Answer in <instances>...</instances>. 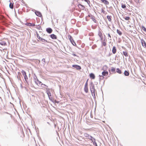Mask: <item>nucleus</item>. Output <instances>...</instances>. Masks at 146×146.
Listing matches in <instances>:
<instances>
[{
    "mask_svg": "<svg viewBox=\"0 0 146 146\" xmlns=\"http://www.w3.org/2000/svg\"><path fill=\"white\" fill-rule=\"evenodd\" d=\"M108 68V66L106 65H104L102 67V70L103 71L102 72V76H100V77H102L104 78V76H107L108 74V72L107 71Z\"/></svg>",
    "mask_w": 146,
    "mask_h": 146,
    "instance_id": "f257e3e1",
    "label": "nucleus"
},
{
    "mask_svg": "<svg viewBox=\"0 0 146 146\" xmlns=\"http://www.w3.org/2000/svg\"><path fill=\"white\" fill-rule=\"evenodd\" d=\"M88 79H87L85 85L84 90L86 93L88 92Z\"/></svg>",
    "mask_w": 146,
    "mask_h": 146,
    "instance_id": "f03ea898",
    "label": "nucleus"
},
{
    "mask_svg": "<svg viewBox=\"0 0 146 146\" xmlns=\"http://www.w3.org/2000/svg\"><path fill=\"white\" fill-rule=\"evenodd\" d=\"M98 35L100 37L101 40H102L103 37L102 32L101 29L99 30L98 32Z\"/></svg>",
    "mask_w": 146,
    "mask_h": 146,
    "instance_id": "7ed1b4c3",
    "label": "nucleus"
},
{
    "mask_svg": "<svg viewBox=\"0 0 146 146\" xmlns=\"http://www.w3.org/2000/svg\"><path fill=\"white\" fill-rule=\"evenodd\" d=\"M34 81L35 83L38 86L42 84H41V82L39 81L37 78H35Z\"/></svg>",
    "mask_w": 146,
    "mask_h": 146,
    "instance_id": "20e7f679",
    "label": "nucleus"
},
{
    "mask_svg": "<svg viewBox=\"0 0 146 146\" xmlns=\"http://www.w3.org/2000/svg\"><path fill=\"white\" fill-rule=\"evenodd\" d=\"M72 66L75 68L77 70H80L81 69V67L80 66L78 65H73Z\"/></svg>",
    "mask_w": 146,
    "mask_h": 146,
    "instance_id": "39448f33",
    "label": "nucleus"
},
{
    "mask_svg": "<svg viewBox=\"0 0 146 146\" xmlns=\"http://www.w3.org/2000/svg\"><path fill=\"white\" fill-rule=\"evenodd\" d=\"M102 3L104 4L105 5H108L109 4V2L107 0H100Z\"/></svg>",
    "mask_w": 146,
    "mask_h": 146,
    "instance_id": "423d86ee",
    "label": "nucleus"
},
{
    "mask_svg": "<svg viewBox=\"0 0 146 146\" xmlns=\"http://www.w3.org/2000/svg\"><path fill=\"white\" fill-rule=\"evenodd\" d=\"M141 43L142 44V46L144 48L146 47V44L145 41L143 40H141Z\"/></svg>",
    "mask_w": 146,
    "mask_h": 146,
    "instance_id": "0eeeda50",
    "label": "nucleus"
},
{
    "mask_svg": "<svg viewBox=\"0 0 146 146\" xmlns=\"http://www.w3.org/2000/svg\"><path fill=\"white\" fill-rule=\"evenodd\" d=\"M84 136L86 137L89 139L90 138H92V137L90 136L87 133H85L84 134Z\"/></svg>",
    "mask_w": 146,
    "mask_h": 146,
    "instance_id": "6e6552de",
    "label": "nucleus"
},
{
    "mask_svg": "<svg viewBox=\"0 0 146 146\" xmlns=\"http://www.w3.org/2000/svg\"><path fill=\"white\" fill-rule=\"evenodd\" d=\"M35 13L36 15L37 16L39 17H41L42 16V15L41 13L39 11H36L35 12Z\"/></svg>",
    "mask_w": 146,
    "mask_h": 146,
    "instance_id": "1a4fd4ad",
    "label": "nucleus"
},
{
    "mask_svg": "<svg viewBox=\"0 0 146 146\" xmlns=\"http://www.w3.org/2000/svg\"><path fill=\"white\" fill-rule=\"evenodd\" d=\"M46 31L49 33H51L52 32V30L51 28H48L46 29Z\"/></svg>",
    "mask_w": 146,
    "mask_h": 146,
    "instance_id": "9d476101",
    "label": "nucleus"
},
{
    "mask_svg": "<svg viewBox=\"0 0 146 146\" xmlns=\"http://www.w3.org/2000/svg\"><path fill=\"white\" fill-rule=\"evenodd\" d=\"M90 78L93 79H94L95 77L94 74L92 73H91L90 74Z\"/></svg>",
    "mask_w": 146,
    "mask_h": 146,
    "instance_id": "9b49d317",
    "label": "nucleus"
},
{
    "mask_svg": "<svg viewBox=\"0 0 146 146\" xmlns=\"http://www.w3.org/2000/svg\"><path fill=\"white\" fill-rule=\"evenodd\" d=\"M50 37L52 39H56L57 38L56 36L54 34L51 35H50Z\"/></svg>",
    "mask_w": 146,
    "mask_h": 146,
    "instance_id": "f8f14e48",
    "label": "nucleus"
},
{
    "mask_svg": "<svg viewBox=\"0 0 146 146\" xmlns=\"http://www.w3.org/2000/svg\"><path fill=\"white\" fill-rule=\"evenodd\" d=\"M107 40L104 39V40H103V42H102V45L103 46H106L107 45Z\"/></svg>",
    "mask_w": 146,
    "mask_h": 146,
    "instance_id": "ddd939ff",
    "label": "nucleus"
},
{
    "mask_svg": "<svg viewBox=\"0 0 146 146\" xmlns=\"http://www.w3.org/2000/svg\"><path fill=\"white\" fill-rule=\"evenodd\" d=\"M116 48L115 47L113 46V47L112 50V53L115 54L116 52Z\"/></svg>",
    "mask_w": 146,
    "mask_h": 146,
    "instance_id": "4468645a",
    "label": "nucleus"
},
{
    "mask_svg": "<svg viewBox=\"0 0 146 146\" xmlns=\"http://www.w3.org/2000/svg\"><path fill=\"white\" fill-rule=\"evenodd\" d=\"M124 74L125 76H128L129 75V73L128 71L125 70L124 71Z\"/></svg>",
    "mask_w": 146,
    "mask_h": 146,
    "instance_id": "2eb2a0df",
    "label": "nucleus"
},
{
    "mask_svg": "<svg viewBox=\"0 0 146 146\" xmlns=\"http://www.w3.org/2000/svg\"><path fill=\"white\" fill-rule=\"evenodd\" d=\"M112 17L111 16L108 15L107 16V18L108 20L110 22L111 21V18Z\"/></svg>",
    "mask_w": 146,
    "mask_h": 146,
    "instance_id": "dca6fc26",
    "label": "nucleus"
},
{
    "mask_svg": "<svg viewBox=\"0 0 146 146\" xmlns=\"http://www.w3.org/2000/svg\"><path fill=\"white\" fill-rule=\"evenodd\" d=\"M90 91L92 93H95V89L94 87H92L90 89Z\"/></svg>",
    "mask_w": 146,
    "mask_h": 146,
    "instance_id": "f3484780",
    "label": "nucleus"
},
{
    "mask_svg": "<svg viewBox=\"0 0 146 146\" xmlns=\"http://www.w3.org/2000/svg\"><path fill=\"white\" fill-rule=\"evenodd\" d=\"M68 37L71 42L72 41V39H73L72 37L70 35L68 36Z\"/></svg>",
    "mask_w": 146,
    "mask_h": 146,
    "instance_id": "a211bd4d",
    "label": "nucleus"
},
{
    "mask_svg": "<svg viewBox=\"0 0 146 146\" xmlns=\"http://www.w3.org/2000/svg\"><path fill=\"white\" fill-rule=\"evenodd\" d=\"M9 6L10 8L13 9V3H10Z\"/></svg>",
    "mask_w": 146,
    "mask_h": 146,
    "instance_id": "6ab92c4d",
    "label": "nucleus"
},
{
    "mask_svg": "<svg viewBox=\"0 0 146 146\" xmlns=\"http://www.w3.org/2000/svg\"><path fill=\"white\" fill-rule=\"evenodd\" d=\"M123 55H124L125 57L128 56V53L127 52L123 51Z\"/></svg>",
    "mask_w": 146,
    "mask_h": 146,
    "instance_id": "aec40b11",
    "label": "nucleus"
},
{
    "mask_svg": "<svg viewBox=\"0 0 146 146\" xmlns=\"http://www.w3.org/2000/svg\"><path fill=\"white\" fill-rule=\"evenodd\" d=\"M116 71L119 74H121V70L118 68H117Z\"/></svg>",
    "mask_w": 146,
    "mask_h": 146,
    "instance_id": "412c9836",
    "label": "nucleus"
},
{
    "mask_svg": "<svg viewBox=\"0 0 146 146\" xmlns=\"http://www.w3.org/2000/svg\"><path fill=\"white\" fill-rule=\"evenodd\" d=\"M40 40L42 42H48L47 40H46L44 39H43L42 38H41V39H40Z\"/></svg>",
    "mask_w": 146,
    "mask_h": 146,
    "instance_id": "4be33fe9",
    "label": "nucleus"
},
{
    "mask_svg": "<svg viewBox=\"0 0 146 146\" xmlns=\"http://www.w3.org/2000/svg\"><path fill=\"white\" fill-rule=\"evenodd\" d=\"M47 94L48 95L49 98H50V97H51V95L50 92L49 91H47Z\"/></svg>",
    "mask_w": 146,
    "mask_h": 146,
    "instance_id": "5701e85b",
    "label": "nucleus"
},
{
    "mask_svg": "<svg viewBox=\"0 0 146 146\" xmlns=\"http://www.w3.org/2000/svg\"><path fill=\"white\" fill-rule=\"evenodd\" d=\"M117 32L119 35H122V32L119 30L117 29Z\"/></svg>",
    "mask_w": 146,
    "mask_h": 146,
    "instance_id": "b1692460",
    "label": "nucleus"
},
{
    "mask_svg": "<svg viewBox=\"0 0 146 146\" xmlns=\"http://www.w3.org/2000/svg\"><path fill=\"white\" fill-rule=\"evenodd\" d=\"M21 72L22 73V75L23 76H24L26 75V72L24 70H22L21 71Z\"/></svg>",
    "mask_w": 146,
    "mask_h": 146,
    "instance_id": "393cba45",
    "label": "nucleus"
},
{
    "mask_svg": "<svg viewBox=\"0 0 146 146\" xmlns=\"http://www.w3.org/2000/svg\"><path fill=\"white\" fill-rule=\"evenodd\" d=\"M24 79L25 81L26 82H27L28 80L27 76V75H26V76H24Z\"/></svg>",
    "mask_w": 146,
    "mask_h": 146,
    "instance_id": "a878e982",
    "label": "nucleus"
},
{
    "mask_svg": "<svg viewBox=\"0 0 146 146\" xmlns=\"http://www.w3.org/2000/svg\"><path fill=\"white\" fill-rule=\"evenodd\" d=\"M126 20H128L130 19V18L129 17H123Z\"/></svg>",
    "mask_w": 146,
    "mask_h": 146,
    "instance_id": "bb28decb",
    "label": "nucleus"
},
{
    "mask_svg": "<svg viewBox=\"0 0 146 146\" xmlns=\"http://www.w3.org/2000/svg\"><path fill=\"white\" fill-rule=\"evenodd\" d=\"M72 42H71V43L73 45L75 46H76V43L73 40V39H72Z\"/></svg>",
    "mask_w": 146,
    "mask_h": 146,
    "instance_id": "cd10ccee",
    "label": "nucleus"
},
{
    "mask_svg": "<svg viewBox=\"0 0 146 146\" xmlns=\"http://www.w3.org/2000/svg\"><path fill=\"white\" fill-rule=\"evenodd\" d=\"M115 68L113 67H112L111 69V71L112 72H115Z\"/></svg>",
    "mask_w": 146,
    "mask_h": 146,
    "instance_id": "c85d7f7f",
    "label": "nucleus"
},
{
    "mask_svg": "<svg viewBox=\"0 0 146 146\" xmlns=\"http://www.w3.org/2000/svg\"><path fill=\"white\" fill-rule=\"evenodd\" d=\"M28 25L30 26H35V25L34 23H29L28 24Z\"/></svg>",
    "mask_w": 146,
    "mask_h": 146,
    "instance_id": "c756f323",
    "label": "nucleus"
},
{
    "mask_svg": "<svg viewBox=\"0 0 146 146\" xmlns=\"http://www.w3.org/2000/svg\"><path fill=\"white\" fill-rule=\"evenodd\" d=\"M141 29L143 30L146 32V29L144 26H142L141 27Z\"/></svg>",
    "mask_w": 146,
    "mask_h": 146,
    "instance_id": "7c9ffc66",
    "label": "nucleus"
},
{
    "mask_svg": "<svg viewBox=\"0 0 146 146\" xmlns=\"http://www.w3.org/2000/svg\"><path fill=\"white\" fill-rule=\"evenodd\" d=\"M36 36H37V38L40 40V39H41V38H40V36L39 34L37 33L36 34Z\"/></svg>",
    "mask_w": 146,
    "mask_h": 146,
    "instance_id": "2f4dec72",
    "label": "nucleus"
},
{
    "mask_svg": "<svg viewBox=\"0 0 146 146\" xmlns=\"http://www.w3.org/2000/svg\"><path fill=\"white\" fill-rule=\"evenodd\" d=\"M121 7L123 8H125L126 7L125 4H122L121 5Z\"/></svg>",
    "mask_w": 146,
    "mask_h": 146,
    "instance_id": "473e14b6",
    "label": "nucleus"
},
{
    "mask_svg": "<svg viewBox=\"0 0 146 146\" xmlns=\"http://www.w3.org/2000/svg\"><path fill=\"white\" fill-rule=\"evenodd\" d=\"M135 2L137 3H140V0H134Z\"/></svg>",
    "mask_w": 146,
    "mask_h": 146,
    "instance_id": "72a5a7b5",
    "label": "nucleus"
},
{
    "mask_svg": "<svg viewBox=\"0 0 146 146\" xmlns=\"http://www.w3.org/2000/svg\"><path fill=\"white\" fill-rule=\"evenodd\" d=\"M84 1L85 2H87L88 4L90 3V1L88 0H84Z\"/></svg>",
    "mask_w": 146,
    "mask_h": 146,
    "instance_id": "f704fd0d",
    "label": "nucleus"
},
{
    "mask_svg": "<svg viewBox=\"0 0 146 146\" xmlns=\"http://www.w3.org/2000/svg\"><path fill=\"white\" fill-rule=\"evenodd\" d=\"M96 47V45H93L92 47V48L93 49H94Z\"/></svg>",
    "mask_w": 146,
    "mask_h": 146,
    "instance_id": "c9c22d12",
    "label": "nucleus"
},
{
    "mask_svg": "<svg viewBox=\"0 0 146 146\" xmlns=\"http://www.w3.org/2000/svg\"><path fill=\"white\" fill-rule=\"evenodd\" d=\"M102 12L104 13H105V10L102 9Z\"/></svg>",
    "mask_w": 146,
    "mask_h": 146,
    "instance_id": "e433bc0d",
    "label": "nucleus"
},
{
    "mask_svg": "<svg viewBox=\"0 0 146 146\" xmlns=\"http://www.w3.org/2000/svg\"><path fill=\"white\" fill-rule=\"evenodd\" d=\"M108 37H109L110 38V39L111 40V36H110V34H108Z\"/></svg>",
    "mask_w": 146,
    "mask_h": 146,
    "instance_id": "4c0bfd02",
    "label": "nucleus"
},
{
    "mask_svg": "<svg viewBox=\"0 0 146 146\" xmlns=\"http://www.w3.org/2000/svg\"><path fill=\"white\" fill-rule=\"evenodd\" d=\"M92 19L94 22H96V20L94 18L92 17Z\"/></svg>",
    "mask_w": 146,
    "mask_h": 146,
    "instance_id": "58836bf2",
    "label": "nucleus"
},
{
    "mask_svg": "<svg viewBox=\"0 0 146 146\" xmlns=\"http://www.w3.org/2000/svg\"><path fill=\"white\" fill-rule=\"evenodd\" d=\"M93 138H90L89 139L90 140H91L92 142H93V140L92 139Z\"/></svg>",
    "mask_w": 146,
    "mask_h": 146,
    "instance_id": "ea45409f",
    "label": "nucleus"
},
{
    "mask_svg": "<svg viewBox=\"0 0 146 146\" xmlns=\"http://www.w3.org/2000/svg\"><path fill=\"white\" fill-rule=\"evenodd\" d=\"M42 60L45 62V59H42Z\"/></svg>",
    "mask_w": 146,
    "mask_h": 146,
    "instance_id": "a19ab883",
    "label": "nucleus"
},
{
    "mask_svg": "<svg viewBox=\"0 0 146 146\" xmlns=\"http://www.w3.org/2000/svg\"><path fill=\"white\" fill-rule=\"evenodd\" d=\"M73 55L74 56H76V55L75 54H73Z\"/></svg>",
    "mask_w": 146,
    "mask_h": 146,
    "instance_id": "79ce46f5",
    "label": "nucleus"
},
{
    "mask_svg": "<svg viewBox=\"0 0 146 146\" xmlns=\"http://www.w3.org/2000/svg\"><path fill=\"white\" fill-rule=\"evenodd\" d=\"M67 95H68V96L70 97V95L69 94H68Z\"/></svg>",
    "mask_w": 146,
    "mask_h": 146,
    "instance_id": "37998d69",
    "label": "nucleus"
},
{
    "mask_svg": "<svg viewBox=\"0 0 146 146\" xmlns=\"http://www.w3.org/2000/svg\"><path fill=\"white\" fill-rule=\"evenodd\" d=\"M79 5H80V6H82V5L80 4H79L78 5V6H79Z\"/></svg>",
    "mask_w": 146,
    "mask_h": 146,
    "instance_id": "c03bdc74",
    "label": "nucleus"
},
{
    "mask_svg": "<svg viewBox=\"0 0 146 146\" xmlns=\"http://www.w3.org/2000/svg\"><path fill=\"white\" fill-rule=\"evenodd\" d=\"M18 73H20V72H19Z\"/></svg>",
    "mask_w": 146,
    "mask_h": 146,
    "instance_id": "a18cd8bd",
    "label": "nucleus"
},
{
    "mask_svg": "<svg viewBox=\"0 0 146 146\" xmlns=\"http://www.w3.org/2000/svg\"><path fill=\"white\" fill-rule=\"evenodd\" d=\"M94 139V140H95V139Z\"/></svg>",
    "mask_w": 146,
    "mask_h": 146,
    "instance_id": "49530a36",
    "label": "nucleus"
},
{
    "mask_svg": "<svg viewBox=\"0 0 146 146\" xmlns=\"http://www.w3.org/2000/svg\"><path fill=\"white\" fill-rule=\"evenodd\" d=\"M82 0V1H83V0Z\"/></svg>",
    "mask_w": 146,
    "mask_h": 146,
    "instance_id": "de8ad7c7",
    "label": "nucleus"
}]
</instances>
